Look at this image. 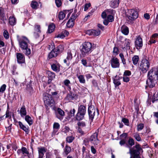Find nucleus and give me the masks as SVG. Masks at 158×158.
I'll use <instances>...</instances> for the list:
<instances>
[{
  "label": "nucleus",
  "mask_w": 158,
  "mask_h": 158,
  "mask_svg": "<svg viewBox=\"0 0 158 158\" xmlns=\"http://www.w3.org/2000/svg\"><path fill=\"white\" fill-rule=\"evenodd\" d=\"M66 11H61L59 13L58 17L60 20L63 19L65 16L66 14Z\"/></svg>",
  "instance_id": "bb28decb"
},
{
  "label": "nucleus",
  "mask_w": 158,
  "mask_h": 158,
  "mask_svg": "<svg viewBox=\"0 0 158 158\" xmlns=\"http://www.w3.org/2000/svg\"><path fill=\"white\" fill-rule=\"evenodd\" d=\"M64 46L60 44L58 45L56 48H55L54 49L57 51V52L60 53L64 50Z\"/></svg>",
  "instance_id": "2f4dec72"
},
{
  "label": "nucleus",
  "mask_w": 158,
  "mask_h": 158,
  "mask_svg": "<svg viewBox=\"0 0 158 158\" xmlns=\"http://www.w3.org/2000/svg\"><path fill=\"white\" fill-rule=\"evenodd\" d=\"M86 33L89 35L93 36V30H87Z\"/></svg>",
  "instance_id": "0e129e2a"
},
{
  "label": "nucleus",
  "mask_w": 158,
  "mask_h": 158,
  "mask_svg": "<svg viewBox=\"0 0 158 158\" xmlns=\"http://www.w3.org/2000/svg\"><path fill=\"white\" fill-rule=\"evenodd\" d=\"M78 112L85 115L86 113L85 107L83 105H80L78 107Z\"/></svg>",
  "instance_id": "aec40b11"
},
{
  "label": "nucleus",
  "mask_w": 158,
  "mask_h": 158,
  "mask_svg": "<svg viewBox=\"0 0 158 158\" xmlns=\"http://www.w3.org/2000/svg\"><path fill=\"white\" fill-rule=\"evenodd\" d=\"M25 120L30 126L33 123L32 119L29 115L25 116Z\"/></svg>",
  "instance_id": "a878e982"
},
{
  "label": "nucleus",
  "mask_w": 158,
  "mask_h": 158,
  "mask_svg": "<svg viewBox=\"0 0 158 158\" xmlns=\"http://www.w3.org/2000/svg\"><path fill=\"white\" fill-rule=\"evenodd\" d=\"M43 100L45 105L49 106L54 103V100L53 99L52 95L48 93H45L43 94Z\"/></svg>",
  "instance_id": "0eeeda50"
},
{
  "label": "nucleus",
  "mask_w": 158,
  "mask_h": 158,
  "mask_svg": "<svg viewBox=\"0 0 158 158\" xmlns=\"http://www.w3.org/2000/svg\"><path fill=\"white\" fill-rule=\"evenodd\" d=\"M31 7L33 9H37L39 6V4L37 2L33 1L31 4Z\"/></svg>",
  "instance_id": "c756f323"
},
{
  "label": "nucleus",
  "mask_w": 158,
  "mask_h": 158,
  "mask_svg": "<svg viewBox=\"0 0 158 158\" xmlns=\"http://www.w3.org/2000/svg\"><path fill=\"white\" fill-rule=\"evenodd\" d=\"M132 62L134 65L136 64L139 60V57L138 56H135L132 58Z\"/></svg>",
  "instance_id": "f704fd0d"
},
{
  "label": "nucleus",
  "mask_w": 158,
  "mask_h": 158,
  "mask_svg": "<svg viewBox=\"0 0 158 158\" xmlns=\"http://www.w3.org/2000/svg\"><path fill=\"white\" fill-rule=\"evenodd\" d=\"M144 125L143 123H140L138 124L137 126V130L138 131L141 130L143 129Z\"/></svg>",
  "instance_id": "8fccbe9b"
},
{
  "label": "nucleus",
  "mask_w": 158,
  "mask_h": 158,
  "mask_svg": "<svg viewBox=\"0 0 158 158\" xmlns=\"http://www.w3.org/2000/svg\"><path fill=\"white\" fill-rule=\"evenodd\" d=\"M6 85L5 84L3 85L0 87V92L3 93L6 89Z\"/></svg>",
  "instance_id": "4d7b16f0"
},
{
  "label": "nucleus",
  "mask_w": 158,
  "mask_h": 158,
  "mask_svg": "<svg viewBox=\"0 0 158 158\" xmlns=\"http://www.w3.org/2000/svg\"><path fill=\"white\" fill-rule=\"evenodd\" d=\"M17 37L20 47L22 50L25 51V53L26 55L27 56L29 55L31 53V51L30 49L28 47V44L29 42L28 39L24 36L19 38L18 36Z\"/></svg>",
  "instance_id": "7ed1b4c3"
},
{
  "label": "nucleus",
  "mask_w": 158,
  "mask_h": 158,
  "mask_svg": "<svg viewBox=\"0 0 158 158\" xmlns=\"http://www.w3.org/2000/svg\"><path fill=\"white\" fill-rule=\"evenodd\" d=\"M73 58L72 54V52L70 50H68L67 51V56L66 57V59H65L64 60V63L67 64V62H68V63H69L70 60H71Z\"/></svg>",
  "instance_id": "2eb2a0df"
},
{
  "label": "nucleus",
  "mask_w": 158,
  "mask_h": 158,
  "mask_svg": "<svg viewBox=\"0 0 158 158\" xmlns=\"http://www.w3.org/2000/svg\"><path fill=\"white\" fill-rule=\"evenodd\" d=\"M3 35L5 39H7L9 38V33H8V31L7 30H5L4 31Z\"/></svg>",
  "instance_id": "603ef678"
},
{
  "label": "nucleus",
  "mask_w": 158,
  "mask_h": 158,
  "mask_svg": "<svg viewBox=\"0 0 158 158\" xmlns=\"http://www.w3.org/2000/svg\"><path fill=\"white\" fill-rule=\"evenodd\" d=\"M55 3L57 7H60L62 4L61 0H55Z\"/></svg>",
  "instance_id": "13d9d810"
},
{
  "label": "nucleus",
  "mask_w": 158,
  "mask_h": 158,
  "mask_svg": "<svg viewBox=\"0 0 158 158\" xmlns=\"http://www.w3.org/2000/svg\"><path fill=\"white\" fill-rule=\"evenodd\" d=\"M75 138L73 136H68L66 139V141L69 143H71L74 140Z\"/></svg>",
  "instance_id": "58836bf2"
},
{
  "label": "nucleus",
  "mask_w": 158,
  "mask_h": 158,
  "mask_svg": "<svg viewBox=\"0 0 158 158\" xmlns=\"http://www.w3.org/2000/svg\"><path fill=\"white\" fill-rule=\"evenodd\" d=\"M60 125L58 123H55L53 125V128L54 131L57 132L60 128Z\"/></svg>",
  "instance_id": "4c0bfd02"
},
{
  "label": "nucleus",
  "mask_w": 158,
  "mask_h": 158,
  "mask_svg": "<svg viewBox=\"0 0 158 158\" xmlns=\"http://www.w3.org/2000/svg\"><path fill=\"white\" fill-rule=\"evenodd\" d=\"M119 4V0H112L110 3V6L115 8L118 7Z\"/></svg>",
  "instance_id": "f3484780"
},
{
  "label": "nucleus",
  "mask_w": 158,
  "mask_h": 158,
  "mask_svg": "<svg viewBox=\"0 0 158 158\" xmlns=\"http://www.w3.org/2000/svg\"><path fill=\"white\" fill-rule=\"evenodd\" d=\"M74 25V22L71 20V19H69L67 22L66 26L67 27L69 28H71Z\"/></svg>",
  "instance_id": "c9c22d12"
},
{
  "label": "nucleus",
  "mask_w": 158,
  "mask_h": 158,
  "mask_svg": "<svg viewBox=\"0 0 158 158\" xmlns=\"http://www.w3.org/2000/svg\"><path fill=\"white\" fill-rule=\"evenodd\" d=\"M71 151V148L69 146L66 145L65 148L64 149L63 154L65 156H67Z\"/></svg>",
  "instance_id": "4be33fe9"
},
{
  "label": "nucleus",
  "mask_w": 158,
  "mask_h": 158,
  "mask_svg": "<svg viewBox=\"0 0 158 158\" xmlns=\"http://www.w3.org/2000/svg\"><path fill=\"white\" fill-rule=\"evenodd\" d=\"M119 56L120 57L122 62L124 65L126 64V60L124 58V56L123 53H121L119 54Z\"/></svg>",
  "instance_id": "c03bdc74"
},
{
  "label": "nucleus",
  "mask_w": 158,
  "mask_h": 158,
  "mask_svg": "<svg viewBox=\"0 0 158 158\" xmlns=\"http://www.w3.org/2000/svg\"><path fill=\"white\" fill-rule=\"evenodd\" d=\"M48 77L50 79H53L55 77V75L54 73L52 72L49 71L48 72Z\"/></svg>",
  "instance_id": "72a5a7b5"
},
{
  "label": "nucleus",
  "mask_w": 158,
  "mask_h": 158,
  "mask_svg": "<svg viewBox=\"0 0 158 158\" xmlns=\"http://www.w3.org/2000/svg\"><path fill=\"white\" fill-rule=\"evenodd\" d=\"M55 28V25L52 23L49 25L48 27V31L49 33H51L53 32Z\"/></svg>",
  "instance_id": "7c9ffc66"
},
{
  "label": "nucleus",
  "mask_w": 158,
  "mask_h": 158,
  "mask_svg": "<svg viewBox=\"0 0 158 158\" xmlns=\"http://www.w3.org/2000/svg\"><path fill=\"white\" fill-rule=\"evenodd\" d=\"M113 82L115 85V87L121 85L120 81L119 79H114Z\"/></svg>",
  "instance_id": "37998d69"
},
{
  "label": "nucleus",
  "mask_w": 158,
  "mask_h": 158,
  "mask_svg": "<svg viewBox=\"0 0 158 158\" xmlns=\"http://www.w3.org/2000/svg\"><path fill=\"white\" fill-rule=\"evenodd\" d=\"M17 62L19 64L24 63L25 61L24 55L21 53H17L16 54Z\"/></svg>",
  "instance_id": "ddd939ff"
},
{
  "label": "nucleus",
  "mask_w": 158,
  "mask_h": 158,
  "mask_svg": "<svg viewBox=\"0 0 158 158\" xmlns=\"http://www.w3.org/2000/svg\"><path fill=\"white\" fill-rule=\"evenodd\" d=\"M76 112V110L74 109L71 110L68 114V115L69 117H74V116L75 113Z\"/></svg>",
  "instance_id": "79ce46f5"
},
{
  "label": "nucleus",
  "mask_w": 158,
  "mask_h": 158,
  "mask_svg": "<svg viewBox=\"0 0 158 158\" xmlns=\"http://www.w3.org/2000/svg\"><path fill=\"white\" fill-rule=\"evenodd\" d=\"M126 143V140L125 139H121L119 142V144L121 146H122Z\"/></svg>",
  "instance_id": "338daca9"
},
{
  "label": "nucleus",
  "mask_w": 158,
  "mask_h": 158,
  "mask_svg": "<svg viewBox=\"0 0 158 158\" xmlns=\"http://www.w3.org/2000/svg\"><path fill=\"white\" fill-rule=\"evenodd\" d=\"M156 42V40L152 37L150 39V40L148 42V44H152L155 43Z\"/></svg>",
  "instance_id": "680f3d73"
},
{
  "label": "nucleus",
  "mask_w": 158,
  "mask_h": 158,
  "mask_svg": "<svg viewBox=\"0 0 158 158\" xmlns=\"http://www.w3.org/2000/svg\"><path fill=\"white\" fill-rule=\"evenodd\" d=\"M114 17L111 15H108L107 17V20L110 22H112L114 21Z\"/></svg>",
  "instance_id": "5fc2aeb1"
},
{
  "label": "nucleus",
  "mask_w": 158,
  "mask_h": 158,
  "mask_svg": "<svg viewBox=\"0 0 158 158\" xmlns=\"http://www.w3.org/2000/svg\"><path fill=\"white\" fill-rule=\"evenodd\" d=\"M131 41L127 39H126L125 42V46L127 49H130V44Z\"/></svg>",
  "instance_id": "473e14b6"
},
{
  "label": "nucleus",
  "mask_w": 158,
  "mask_h": 158,
  "mask_svg": "<svg viewBox=\"0 0 158 158\" xmlns=\"http://www.w3.org/2000/svg\"><path fill=\"white\" fill-rule=\"evenodd\" d=\"M111 67L113 68H118L120 67V64L119 60L114 56H112L109 62Z\"/></svg>",
  "instance_id": "6e6552de"
},
{
  "label": "nucleus",
  "mask_w": 158,
  "mask_h": 158,
  "mask_svg": "<svg viewBox=\"0 0 158 158\" xmlns=\"http://www.w3.org/2000/svg\"><path fill=\"white\" fill-rule=\"evenodd\" d=\"M70 130L69 128L66 126H64L63 127L62 129V131L64 133L66 134L69 132Z\"/></svg>",
  "instance_id": "ea45409f"
},
{
  "label": "nucleus",
  "mask_w": 158,
  "mask_h": 158,
  "mask_svg": "<svg viewBox=\"0 0 158 158\" xmlns=\"http://www.w3.org/2000/svg\"><path fill=\"white\" fill-rule=\"evenodd\" d=\"M133 137L137 141H141V138L139 133H134Z\"/></svg>",
  "instance_id": "e433bc0d"
},
{
  "label": "nucleus",
  "mask_w": 158,
  "mask_h": 158,
  "mask_svg": "<svg viewBox=\"0 0 158 158\" xmlns=\"http://www.w3.org/2000/svg\"><path fill=\"white\" fill-rule=\"evenodd\" d=\"M122 32L125 35L128 34L129 32L128 28L125 25H123L121 28Z\"/></svg>",
  "instance_id": "a211bd4d"
},
{
  "label": "nucleus",
  "mask_w": 158,
  "mask_h": 158,
  "mask_svg": "<svg viewBox=\"0 0 158 158\" xmlns=\"http://www.w3.org/2000/svg\"><path fill=\"white\" fill-rule=\"evenodd\" d=\"M57 55L58 52H57V51L54 49L49 53L48 55V57L49 58L51 59L53 57H56Z\"/></svg>",
  "instance_id": "5701e85b"
},
{
  "label": "nucleus",
  "mask_w": 158,
  "mask_h": 158,
  "mask_svg": "<svg viewBox=\"0 0 158 158\" xmlns=\"http://www.w3.org/2000/svg\"><path fill=\"white\" fill-rule=\"evenodd\" d=\"M64 83L65 85L68 87L69 89H71L70 86L69 85V84H70V81L68 79H66L64 81Z\"/></svg>",
  "instance_id": "a19ab883"
},
{
  "label": "nucleus",
  "mask_w": 158,
  "mask_h": 158,
  "mask_svg": "<svg viewBox=\"0 0 158 158\" xmlns=\"http://www.w3.org/2000/svg\"><path fill=\"white\" fill-rule=\"evenodd\" d=\"M82 64L85 66L87 67L88 66L87 65V62L86 60L85 59H82L81 60Z\"/></svg>",
  "instance_id": "69168bd1"
},
{
  "label": "nucleus",
  "mask_w": 158,
  "mask_h": 158,
  "mask_svg": "<svg viewBox=\"0 0 158 158\" xmlns=\"http://www.w3.org/2000/svg\"><path fill=\"white\" fill-rule=\"evenodd\" d=\"M119 50L118 48L117 47H114L113 49V52L115 53L116 55L118 54Z\"/></svg>",
  "instance_id": "774afa93"
},
{
  "label": "nucleus",
  "mask_w": 158,
  "mask_h": 158,
  "mask_svg": "<svg viewBox=\"0 0 158 158\" xmlns=\"http://www.w3.org/2000/svg\"><path fill=\"white\" fill-rule=\"evenodd\" d=\"M9 20V23L11 25L14 26L16 24V19L14 16H10Z\"/></svg>",
  "instance_id": "412c9836"
},
{
  "label": "nucleus",
  "mask_w": 158,
  "mask_h": 158,
  "mask_svg": "<svg viewBox=\"0 0 158 158\" xmlns=\"http://www.w3.org/2000/svg\"><path fill=\"white\" fill-rule=\"evenodd\" d=\"M0 17L2 18L1 19H6L4 10L2 7H0Z\"/></svg>",
  "instance_id": "cd10ccee"
},
{
  "label": "nucleus",
  "mask_w": 158,
  "mask_h": 158,
  "mask_svg": "<svg viewBox=\"0 0 158 158\" xmlns=\"http://www.w3.org/2000/svg\"><path fill=\"white\" fill-rule=\"evenodd\" d=\"M127 143V146L130 148L129 153L131 155L130 158H140V151L142 150L140 145L136 144L135 146L131 148L135 144L134 140L131 137H129Z\"/></svg>",
  "instance_id": "f257e3e1"
},
{
  "label": "nucleus",
  "mask_w": 158,
  "mask_h": 158,
  "mask_svg": "<svg viewBox=\"0 0 158 158\" xmlns=\"http://www.w3.org/2000/svg\"><path fill=\"white\" fill-rule=\"evenodd\" d=\"M91 6V4L90 3H88L85 4V5L84 10L85 11H86L89 7H90Z\"/></svg>",
  "instance_id": "e2e57ef3"
},
{
  "label": "nucleus",
  "mask_w": 158,
  "mask_h": 158,
  "mask_svg": "<svg viewBox=\"0 0 158 158\" xmlns=\"http://www.w3.org/2000/svg\"><path fill=\"white\" fill-rule=\"evenodd\" d=\"M123 80L124 82H128L130 80V78L129 77L127 76H123Z\"/></svg>",
  "instance_id": "052dcab7"
},
{
  "label": "nucleus",
  "mask_w": 158,
  "mask_h": 158,
  "mask_svg": "<svg viewBox=\"0 0 158 158\" xmlns=\"http://www.w3.org/2000/svg\"><path fill=\"white\" fill-rule=\"evenodd\" d=\"M77 15L76 14H73L70 19H71L73 22L77 18Z\"/></svg>",
  "instance_id": "bf43d9fd"
},
{
  "label": "nucleus",
  "mask_w": 158,
  "mask_h": 158,
  "mask_svg": "<svg viewBox=\"0 0 158 158\" xmlns=\"http://www.w3.org/2000/svg\"><path fill=\"white\" fill-rule=\"evenodd\" d=\"M39 152V157L38 158H43L44 153L46 151L44 147H39L38 148Z\"/></svg>",
  "instance_id": "4468645a"
},
{
  "label": "nucleus",
  "mask_w": 158,
  "mask_h": 158,
  "mask_svg": "<svg viewBox=\"0 0 158 158\" xmlns=\"http://www.w3.org/2000/svg\"><path fill=\"white\" fill-rule=\"evenodd\" d=\"M128 136V134L126 133H124L121 135L120 137L121 139H124L126 140V139L127 138Z\"/></svg>",
  "instance_id": "3c124183"
},
{
  "label": "nucleus",
  "mask_w": 158,
  "mask_h": 158,
  "mask_svg": "<svg viewBox=\"0 0 158 158\" xmlns=\"http://www.w3.org/2000/svg\"><path fill=\"white\" fill-rule=\"evenodd\" d=\"M95 109L92 106H90L88 107V111L89 115V119L91 122L93 121L95 115Z\"/></svg>",
  "instance_id": "9b49d317"
},
{
  "label": "nucleus",
  "mask_w": 158,
  "mask_h": 158,
  "mask_svg": "<svg viewBox=\"0 0 158 158\" xmlns=\"http://www.w3.org/2000/svg\"><path fill=\"white\" fill-rule=\"evenodd\" d=\"M81 55L85 57L88 55L92 51V44L89 42H85L83 43L81 46Z\"/></svg>",
  "instance_id": "20e7f679"
},
{
  "label": "nucleus",
  "mask_w": 158,
  "mask_h": 158,
  "mask_svg": "<svg viewBox=\"0 0 158 158\" xmlns=\"http://www.w3.org/2000/svg\"><path fill=\"white\" fill-rule=\"evenodd\" d=\"M52 70L56 72H59L60 70V65L59 63L54 64L51 65Z\"/></svg>",
  "instance_id": "dca6fc26"
},
{
  "label": "nucleus",
  "mask_w": 158,
  "mask_h": 158,
  "mask_svg": "<svg viewBox=\"0 0 158 158\" xmlns=\"http://www.w3.org/2000/svg\"><path fill=\"white\" fill-rule=\"evenodd\" d=\"M126 15L130 20L133 21L136 19L138 16V14L136 10L134 9L128 10Z\"/></svg>",
  "instance_id": "423d86ee"
},
{
  "label": "nucleus",
  "mask_w": 158,
  "mask_h": 158,
  "mask_svg": "<svg viewBox=\"0 0 158 158\" xmlns=\"http://www.w3.org/2000/svg\"><path fill=\"white\" fill-rule=\"evenodd\" d=\"M158 80V70H151L148 73V79L146 80V88L154 87Z\"/></svg>",
  "instance_id": "f03ea898"
},
{
  "label": "nucleus",
  "mask_w": 158,
  "mask_h": 158,
  "mask_svg": "<svg viewBox=\"0 0 158 158\" xmlns=\"http://www.w3.org/2000/svg\"><path fill=\"white\" fill-rule=\"evenodd\" d=\"M98 131H97L93 135H92L90 139V141L94 145H97L99 143V141L98 139Z\"/></svg>",
  "instance_id": "1a4fd4ad"
},
{
  "label": "nucleus",
  "mask_w": 158,
  "mask_h": 158,
  "mask_svg": "<svg viewBox=\"0 0 158 158\" xmlns=\"http://www.w3.org/2000/svg\"><path fill=\"white\" fill-rule=\"evenodd\" d=\"M20 114L21 117H23L24 116H26L27 111L24 106H23L20 110Z\"/></svg>",
  "instance_id": "b1692460"
},
{
  "label": "nucleus",
  "mask_w": 158,
  "mask_h": 158,
  "mask_svg": "<svg viewBox=\"0 0 158 158\" xmlns=\"http://www.w3.org/2000/svg\"><path fill=\"white\" fill-rule=\"evenodd\" d=\"M77 77L80 83L83 84L85 83V80L84 75H79L77 74Z\"/></svg>",
  "instance_id": "393cba45"
},
{
  "label": "nucleus",
  "mask_w": 158,
  "mask_h": 158,
  "mask_svg": "<svg viewBox=\"0 0 158 158\" xmlns=\"http://www.w3.org/2000/svg\"><path fill=\"white\" fill-rule=\"evenodd\" d=\"M122 121L126 125L129 126V122L128 119L125 118H123L122 120Z\"/></svg>",
  "instance_id": "a18cd8bd"
},
{
  "label": "nucleus",
  "mask_w": 158,
  "mask_h": 158,
  "mask_svg": "<svg viewBox=\"0 0 158 158\" xmlns=\"http://www.w3.org/2000/svg\"><path fill=\"white\" fill-rule=\"evenodd\" d=\"M23 154H25L28 155L29 153L28 151L27 150V148L25 147H22L21 148Z\"/></svg>",
  "instance_id": "49530a36"
},
{
  "label": "nucleus",
  "mask_w": 158,
  "mask_h": 158,
  "mask_svg": "<svg viewBox=\"0 0 158 158\" xmlns=\"http://www.w3.org/2000/svg\"><path fill=\"white\" fill-rule=\"evenodd\" d=\"M65 114L64 111L60 108H58L57 111L56 113V117L59 119L61 120L63 119Z\"/></svg>",
  "instance_id": "f8f14e48"
},
{
  "label": "nucleus",
  "mask_w": 158,
  "mask_h": 158,
  "mask_svg": "<svg viewBox=\"0 0 158 158\" xmlns=\"http://www.w3.org/2000/svg\"><path fill=\"white\" fill-rule=\"evenodd\" d=\"M131 75V72L129 70H125L123 74V76H130Z\"/></svg>",
  "instance_id": "6e6d98bb"
},
{
  "label": "nucleus",
  "mask_w": 158,
  "mask_h": 158,
  "mask_svg": "<svg viewBox=\"0 0 158 158\" xmlns=\"http://www.w3.org/2000/svg\"><path fill=\"white\" fill-rule=\"evenodd\" d=\"M18 123L20 128L24 131L26 134H28L29 133V130L28 127H26L20 121Z\"/></svg>",
  "instance_id": "6ab92c4d"
},
{
  "label": "nucleus",
  "mask_w": 158,
  "mask_h": 158,
  "mask_svg": "<svg viewBox=\"0 0 158 158\" xmlns=\"http://www.w3.org/2000/svg\"><path fill=\"white\" fill-rule=\"evenodd\" d=\"M135 44L136 49H140L142 48L143 45V40L139 36L137 37L135 41Z\"/></svg>",
  "instance_id": "9d476101"
},
{
  "label": "nucleus",
  "mask_w": 158,
  "mask_h": 158,
  "mask_svg": "<svg viewBox=\"0 0 158 158\" xmlns=\"http://www.w3.org/2000/svg\"><path fill=\"white\" fill-rule=\"evenodd\" d=\"M84 115H83V114H81L78 112L76 116V118L77 120H81L84 118Z\"/></svg>",
  "instance_id": "c85d7f7f"
},
{
  "label": "nucleus",
  "mask_w": 158,
  "mask_h": 158,
  "mask_svg": "<svg viewBox=\"0 0 158 158\" xmlns=\"http://www.w3.org/2000/svg\"><path fill=\"white\" fill-rule=\"evenodd\" d=\"M100 31L99 30H93V36H97L100 34Z\"/></svg>",
  "instance_id": "de8ad7c7"
},
{
  "label": "nucleus",
  "mask_w": 158,
  "mask_h": 158,
  "mask_svg": "<svg viewBox=\"0 0 158 158\" xmlns=\"http://www.w3.org/2000/svg\"><path fill=\"white\" fill-rule=\"evenodd\" d=\"M150 66L149 61L146 59H143L141 62L140 63L139 68L141 73H145L149 69Z\"/></svg>",
  "instance_id": "39448f33"
},
{
  "label": "nucleus",
  "mask_w": 158,
  "mask_h": 158,
  "mask_svg": "<svg viewBox=\"0 0 158 158\" xmlns=\"http://www.w3.org/2000/svg\"><path fill=\"white\" fill-rule=\"evenodd\" d=\"M77 124L79 127H85L86 126L85 123V122L83 121H81V122H78Z\"/></svg>",
  "instance_id": "09e8293b"
},
{
  "label": "nucleus",
  "mask_w": 158,
  "mask_h": 158,
  "mask_svg": "<svg viewBox=\"0 0 158 158\" xmlns=\"http://www.w3.org/2000/svg\"><path fill=\"white\" fill-rule=\"evenodd\" d=\"M40 26L39 25H36L35 26V31H37V32L40 33L41 31L40 30Z\"/></svg>",
  "instance_id": "864d4df0"
}]
</instances>
